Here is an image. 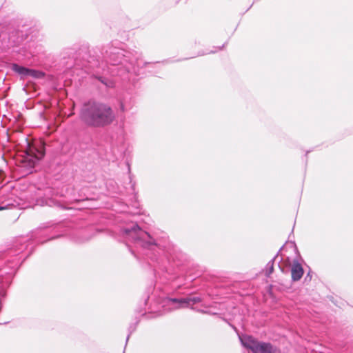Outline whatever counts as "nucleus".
I'll return each instance as SVG.
<instances>
[{
    "label": "nucleus",
    "mask_w": 353,
    "mask_h": 353,
    "mask_svg": "<svg viewBox=\"0 0 353 353\" xmlns=\"http://www.w3.org/2000/svg\"><path fill=\"white\" fill-rule=\"evenodd\" d=\"M43 75L44 74L41 71L28 68L27 76L33 77L34 78H41Z\"/></svg>",
    "instance_id": "0eeeda50"
},
{
    "label": "nucleus",
    "mask_w": 353,
    "mask_h": 353,
    "mask_svg": "<svg viewBox=\"0 0 353 353\" xmlns=\"http://www.w3.org/2000/svg\"><path fill=\"white\" fill-rule=\"evenodd\" d=\"M170 301L173 303H179V301H181V299H171Z\"/></svg>",
    "instance_id": "1a4fd4ad"
},
{
    "label": "nucleus",
    "mask_w": 353,
    "mask_h": 353,
    "mask_svg": "<svg viewBox=\"0 0 353 353\" xmlns=\"http://www.w3.org/2000/svg\"><path fill=\"white\" fill-rule=\"evenodd\" d=\"M201 299L197 296H190L185 299H181L179 303L181 304V307H189L196 303H200Z\"/></svg>",
    "instance_id": "39448f33"
},
{
    "label": "nucleus",
    "mask_w": 353,
    "mask_h": 353,
    "mask_svg": "<svg viewBox=\"0 0 353 353\" xmlns=\"http://www.w3.org/2000/svg\"><path fill=\"white\" fill-rule=\"evenodd\" d=\"M40 148L35 145H30L28 143V148L24 151V154L21 156L20 163L23 166L27 168H33L37 162L41 159L45 155L44 147L41 145Z\"/></svg>",
    "instance_id": "f03ea898"
},
{
    "label": "nucleus",
    "mask_w": 353,
    "mask_h": 353,
    "mask_svg": "<svg viewBox=\"0 0 353 353\" xmlns=\"http://www.w3.org/2000/svg\"><path fill=\"white\" fill-rule=\"evenodd\" d=\"M115 119L111 107L105 103L89 101L81 110V119L88 125L103 127L110 125Z\"/></svg>",
    "instance_id": "f257e3e1"
},
{
    "label": "nucleus",
    "mask_w": 353,
    "mask_h": 353,
    "mask_svg": "<svg viewBox=\"0 0 353 353\" xmlns=\"http://www.w3.org/2000/svg\"><path fill=\"white\" fill-rule=\"evenodd\" d=\"M241 341L243 346L253 353H280V351L270 343L261 342L252 336L245 337Z\"/></svg>",
    "instance_id": "7ed1b4c3"
},
{
    "label": "nucleus",
    "mask_w": 353,
    "mask_h": 353,
    "mask_svg": "<svg viewBox=\"0 0 353 353\" xmlns=\"http://www.w3.org/2000/svg\"><path fill=\"white\" fill-rule=\"evenodd\" d=\"M11 68L13 71L21 76H27L28 68L25 67L20 66L16 63H13L11 66Z\"/></svg>",
    "instance_id": "423d86ee"
},
{
    "label": "nucleus",
    "mask_w": 353,
    "mask_h": 353,
    "mask_svg": "<svg viewBox=\"0 0 353 353\" xmlns=\"http://www.w3.org/2000/svg\"><path fill=\"white\" fill-rule=\"evenodd\" d=\"M274 270L273 264L272 263L270 265V272L269 274H271Z\"/></svg>",
    "instance_id": "9d476101"
},
{
    "label": "nucleus",
    "mask_w": 353,
    "mask_h": 353,
    "mask_svg": "<svg viewBox=\"0 0 353 353\" xmlns=\"http://www.w3.org/2000/svg\"><path fill=\"white\" fill-rule=\"evenodd\" d=\"M145 233L150 238V241H148V242H144L143 243V246L145 247V248H147V247H148L150 245H157L155 241L152 238L150 234L149 233H148V232H145Z\"/></svg>",
    "instance_id": "6e6552de"
},
{
    "label": "nucleus",
    "mask_w": 353,
    "mask_h": 353,
    "mask_svg": "<svg viewBox=\"0 0 353 353\" xmlns=\"http://www.w3.org/2000/svg\"><path fill=\"white\" fill-rule=\"evenodd\" d=\"M303 269L298 262H294L291 268V276L293 281H296L301 279L303 275Z\"/></svg>",
    "instance_id": "20e7f679"
},
{
    "label": "nucleus",
    "mask_w": 353,
    "mask_h": 353,
    "mask_svg": "<svg viewBox=\"0 0 353 353\" xmlns=\"http://www.w3.org/2000/svg\"><path fill=\"white\" fill-rule=\"evenodd\" d=\"M2 209H3V208H0V210H2Z\"/></svg>",
    "instance_id": "9b49d317"
}]
</instances>
